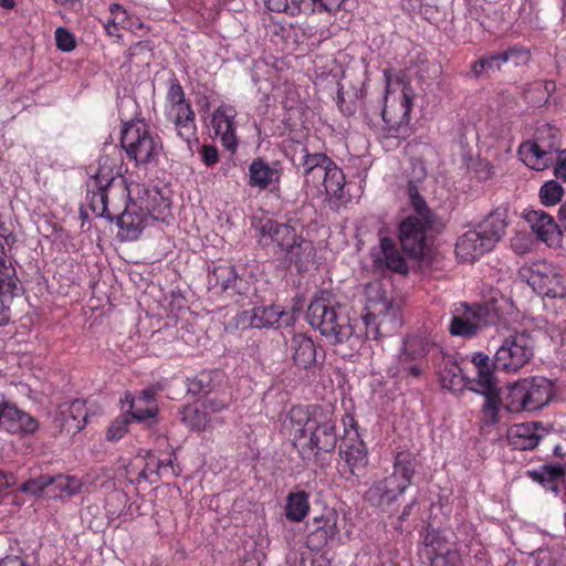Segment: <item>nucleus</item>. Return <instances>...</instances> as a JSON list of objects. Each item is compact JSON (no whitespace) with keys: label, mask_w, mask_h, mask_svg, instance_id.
Listing matches in <instances>:
<instances>
[{"label":"nucleus","mask_w":566,"mask_h":566,"mask_svg":"<svg viewBox=\"0 0 566 566\" xmlns=\"http://www.w3.org/2000/svg\"><path fill=\"white\" fill-rule=\"evenodd\" d=\"M306 318L333 345H346L357 352L363 345V328L352 319L346 307L335 302L329 292H322L308 305Z\"/></svg>","instance_id":"obj_1"},{"label":"nucleus","mask_w":566,"mask_h":566,"mask_svg":"<svg viewBox=\"0 0 566 566\" xmlns=\"http://www.w3.org/2000/svg\"><path fill=\"white\" fill-rule=\"evenodd\" d=\"M413 90L410 85L403 84L398 99L388 104V97L370 101L366 106V118L374 125L381 124L382 137L385 140L394 142L390 145L398 146L400 140L411 134L410 112L413 107Z\"/></svg>","instance_id":"obj_2"},{"label":"nucleus","mask_w":566,"mask_h":566,"mask_svg":"<svg viewBox=\"0 0 566 566\" xmlns=\"http://www.w3.org/2000/svg\"><path fill=\"white\" fill-rule=\"evenodd\" d=\"M259 233V241L263 245H272L273 254L283 264H295L302 269L316 255L313 242L289 224L268 219L261 224Z\"/></svg>","instance_id":"obj_3"},{"label":"nucleus","mask_w":566,"mask_h":566,"mask_svg":"<svg viewBox=\"0 0 566 566\" xmlns=\"http://www.w3.org/2000/svg\"><path fill=\"white\" fill-rule=\"evenodd\" d=\"M407 193L413 212L401 221L399 240L402 251L417 259L422 255L426 248L427 231L433 226L434 213L428 207L415 182L409 181Z\"/></svg>","instance_id":"obj_4"},{"label":"nucleus","mask_w":566,"mask_h":566,"mask_svg":"<svg viewBox=\"0 0 566 566\" xmlns=\"http://www.w3.org/2000/svg\"><path fill=\"white\" fill-rule=\"evenodd\" d=\"M418 465L417 457L410 451H400L394 461V471L381 480L374 482L364 494L373 506L386 509L397 501L411 484Z\"/></svg>","instance_id":"obj_5"},{"label":"nucleus","mask_w":566,"mask_h":566,"mask_svg":"<svg viewBox=\"0 0 566 566\" xmlns=\"http://www.w3.org/2000/svg\"><path fill=\"white\" fill-rule=\"evenodd\" d=\"M358 325L363 328V339L378 340L397 333L402 326L401 308L399 303L387 296L371 300L366 307Z\"/></svg>","instance_id":"obj_6"},{"label":"nucleus","mask_w":566,"mask_h":566,"mask_svg":"<svg viewBox=\"0 0 566 566\" xmlns=\"http://www.w3.org/2000/svg\"><path fill=\"white\" fill-rule=\"evenodd\" d=\"M120 145L127 157L137 165L153 163L163 151L160 137L143 120L129 122L123 126Z\"/></svg>","instance_id":"obj_7"},{"label":"nucleus","mask_w":566,"mask_h":566,"mask_svg":"<svg viewBox=\"0 0 566 566\" xmlns=\"http://www.w3.org/2000/svg\"><path fill=\"white\" fill-rule=\"evenodd\" d=\"M472 361L476 367L478 375L473 380L471 390L484 396L485 401L482 407L483 420L485 424L493 426L499 422V411L502 406L501 390L496 385L489 356L476 353Z\"/></svg>","instance_id":"obj_8"},{"label":"nucleus","mask_w":566,"mask_h":566,"mask_svg":"<svg viewBox=\"0 0 566 566\" xmlns=\"http://www.w3.org/2000/svg\"><path fill=\"white\" fill-rule=\"evenodd\" d=\"M518 279L527 283L541 296L566 297V285L562 274L554 265L545 261L522 266L518 270Z\"/></svg>","instance_id":"obj_9"},{"label":"nucleus","mask_w":566,"mask_h":566,"mask_svg":"<svg viewBox=\"0 0 566 566\" xmlns=\"http://www.w3.org/2000/svg\"><path fill=\"white\" fill-rule=\"evenodd\" d=\"M500 313L492 304L468 306L461 304L454 310L450 321L449 332L453 336L473 337L478 332L488 325L495 324Z\"/></svg>","instance_id":"obj_10"},{"label":"nucleus","mask_w":566,"mask_h":566,"mask_svg":"<svg viewBox=\"0 0 566 566\" xmlns=\"http://www.w3.org/2000/svg\"><path fill=\"white\" fill-rule=\"evenodd\" d=\"M535 340L528 331L507 336L494 355V367L504 371H517L534 355Z\"/></svg>","instance_id":"obj_11"},{"label":"nucleus","mask_w":566,"mask_h":566,"mask_svg":"<svg viewBox=\"0 0 566 566\" xmlns=\"http://www.w3.org/2000/svg\"><path fill=\"white\" fill-rule=\"evenodd\" d=\"M303 434H310L311 448L316 452H332L335 450L338 437L336 433V419L319 410H314L305 418L300 429Z\"/></svg>","instance_id":"obj_12"},{"label":"nucleus","mask_w":566,"mask_h":566,"mask_svg":"<svg viewBox=\"0 0 566 566\" xmlns=\"http://www.w3.org/2000/svg\"><path fill=\"white\" fill-rule=\"evenodd\" d=\"M348 0H265L269 10L285 12L290 15L327 13L335 15Z\"/></svg>","instance_id":"obj_13"},{"label":"nucleus","mask_w":566,"mask_h":566,"mask_svg":"<svg viewBox=\"0 0 566 566\" xmlns=\"http://www.w3.org/2000/svg\"><path fill=\"white\" fill-rule=\"evenodd\" d=\"M157 219L136 202L126 205L123 212H115L116 224L119 228L117 237L120 241L137 240L150 220Z\"/></svg>","instance_id":"obj_14"},{"label":"nucleus","mask_w":566,"mask_h":566,"mask_svg":"<svg viewBox=\"0 0 566 566\" xmlns=\"http://www.w3.org/2000/svg\"><path fill=\"white\" fill-rule=\"evenodd\" d=\"M3 243L0 241V326L9 322L7 312L18 295V276L12 263H7Z\"/></svg>","instance_id":"obj_15"},{"label":"nucleus","mask_w":566,"mask_h":566,"mask_svg":"<svg viewBox=\"0 0 566 566\" xmlns=\"http://www.w3.org/2000/svg\"><path fill=\"white\" fill-rule=\"evenodd\" d=\"M241 317L253 328L286 327L294 322V313L281 310L279 306L254 307L242 312Z\"/></svg>","instance_id":"obj_16"},{"label":"nucleus","mask_w":566,"mask_h":566,"mask_svg":"<svg viewBox=\"0 0 566 566\" xmlns=\"http://www.w3.org/2000/svg\"><path fill=\"white\" fill-rule=\"evenodd\" d=\"M0 428L10 433H32L38 421L14 403L0 398Z\"/></svg>","instance_id":"obj_17"},{"label":"nucleus","mask_w":566,"mask_h":566,"mask_svg":"<svg viewBox=\"0 0 566 566\" xmlns=\"http://www.w3.org/2000/svg\"><path fill=\"white\" fill-rule=\"evenodd\" d=\"M208 283L211 287L219 289L229 295H244L249 291V283L238 275L231 264L214 266L208 275Z\"/></svg>","instance_id":"obj_18"},{"label":"nucleus","mask_w":566,"mask_h":566,"mask_svg":"<svg viewBox=\"0 0 566 566\" xmlns=\"http://www.w3.org/2000/svg\"><path fill=\"white\" fill-rule=\"evenodd\" d=\"M87 409L84 400L75 399L69 405L60 406V410L54 418V426L60 432L76 434L86 424Z\"/></svg>","instance_id":"obj_19"},{"label":"nucleus","mask_w":566,"mask_h":566,"mask_svg":"<svg viewBox=\"0 0 566 566\" xmlns=\"http://www.w3.org/2000/svg\"><path fill=\"white\" fill-rule=\"evenodd\" d=\"M547 432L539 421L516 423L507 430V440L514 449L533 450Z\"/></svg>","instance_id":"obj_20"},{"label":"nucleus","mask_w":566,"mask_h":566,"mask_svg":"<svg viewBox=\"0 0 566 566\" xmlns=\"http://www.w3.org/2000/svg\"><path fill=\"white\" fill-rule=\"evenodd\" d=\"M338 514L334 509L326 507L319 516L313 518V531L307 537L312 549H321L338 533Z\"/></svg>","instance_id":"obj_21"},{"label":"nucleus","mask_w":566,"mask_h":566,"mask_svg":"<svg viewBox=\"0 0 566 566\" xmlns=\"http://www.w3.org/2000/svg\"><path fill=\"white\" fill-rule=\"evenodd\" d=\"M492 249L491 241H488L475 229L465 232L458 239L454 252L462 262H473Z\"/></svg>","instance_id":"obj_22"},{"label":"nucleus","mask_w":566,"mask_h":566,"mask_svg":"<svg viewBox=\"0 0 566 566\" xmlns=\"http://www.w3.org/2000/svg\"><path fill=\"white\" fill-rule=\"evenodd\" d=\"M525 220L530 223L538 239L548 245L557 243L562 238V231L554 218L543 210H528Z\"/></svg>","instance_id":"obj_23"},{"label":"nucleus","mask_w":566,"mask_h":566,"mask_svg":"<svg viewBox=\"0 0 566 566\" xmlns=\"http://www.w3.org/2000/svg\"><path fill=\"white\" fill-rule=\"evenodd\" d=\"M339 457L352 476L360 478L365 474L368 458L366 446L361 440L356 439L352 443L343 441L339 446Z\"/></svg>","instance_id":"obj_24"},{"label":"nucleus","mask_w":566,"mask_h":566,"mask_svg":"<svg viewBox=\"0 0 566 566\" xmlns=\"http://www.w3.org/2000/svg\"><path fill=\"white\" fill-rule=\"evenodd\" d=\"M168 119L174 123L179 137L187 143L196 135L195 112L189 102L169 105Z\"/></svg>","instance_id":"obj_25"},{"label":"nucleus","mask_w":566,"mask_h":566,"mask_svg":"<svg viewBox=\"0 0 566 566\" xmlns=\"http://www.w3.org/2000/svg\"><path fill=\"white\" fill-rule=\"evenodd\" d=\"M375 265L378 269H388L392 272L406 275L409 272V268L397 249L396 243L389 238L380 239V249L379 252L375 255Z\"/></svg>","instance_id":"obj_26"},{"label":"nucleus","mask_w":566,"mask_h":566,"mask_svg":"<svg viewBox=\"0 0 566 566\" xmlns=\"http://www.w3.org/2000/svg\"><path fill=\"white\" fill-rule=\"evenodd\" d=\"M234 116L235 112L232 107L221 105L214 111L211 119L214 134L220 136L223 145L230 150L237 147Z\"/></svg>","instance_id":"obj_27"},{"label":"nucleus","mask_w":566,"mask_h":566,"mask_svg":"<svg viewBox=\"0 0 566 566\" xmlns=\"http://www.w3.org/2000/svg\"><path fill=\"white\" fill-rule=\"evenodd\" d=\"M280 178V170L261 157L253 159L249 166V185L252 188L268 189L272 185H277Z\"/></svg>","instance_id":"obj_28"},{"label":"nucleus","mask_w":566,"mask_h":566,"mask_svg":"<svg viewBox=\"0 0 566 566\" xmlns=\"http://www.w3.org/2000/svg\"><path fill=\"white\" fill-rule=\"evenodd\" d=\"M290 350L294 364L300 368L307 369L316 361V347L314 342L306 335H294L291 338Z\"/></svg>","instance_id":"obj_29"},{"label":"nucleus","mask_w":566,"mask_h":566,"mask_svg":"<svg viewBox=\"0 0 566 566\" xmlns=\"http://www.w3.org/2000/svg\"><path fill=\"white\" fill-rule=\"evenodd\" d=\"M506 226V210L497 208L479 224L478 230L494 248L505 234Z\"/></svg>","instance_id":"obj_30"},{"label":"nucleus","mask_w":566,"mask_h":566,"mask_svg":"<svg viewBox=\"0 0 566 566\" xmlns=\"http://www.w3.org/2000/svg\"><path fill=\"white\" fill-rule=\"evenodd\" d=\"M432 342L423 334H411L403 338L398 356L400 359L424 361L430 352Z\"/></svg>","instance_id":"obj_31"},{"label":"nucleus","mask_w":566,"mask_h":566,"mask_svg":"<svg viewBox=\"0 0 566 566\" xmlns=\"http://www.w3.org/2000/svg\"><path fill=\"white\" fill-rule=\"evenodd\" d=\"M120 177L117 160L108 156L101 157L96 172L88 179V187L93 189L103 187L113 189L116 179Z\"/></svg>","instance_id":"obj_32"},{"label":"nucleus","mask_w":566,"mask_h":566,"mask_svg":"<svg viewBox=\"0 0 566 566\" xmlns=\"http://www.w3.org/2000/svg\"><path fill=\"white\" fill-rule=\"evenodd\" d=\"M533 481L538 482L545 489L555 494L559 493L558 482L566 475V469L563 464H543L537 470L528 471Z\"/></svg>","instance_id":"obj_33"},{"label":"nucleus","mask_w":566,"mask_h":566,"mask_svg":"<svg viewBox=\"0 0 566 566\" xmlns=\"http://www.w3.org/2000/svg\"><path fill=\"white\" fill-rule=\"evenodd\" d=\"M553 148H545L539 139L537 142H527L520 147V153L524 156V163L535 170H544L552 163Z\"/></svg>","instance_id":"obj_34"},{"label":"nucleus","mask_w":566,"mask_h":566,"mask_svg":"<svg viewBox=\"0 0 566 566\" xmlns=\"http://www.w3.org/2000/svg\"><path fill=\"white\" fill-rule=\"evenodd\" d=\"M530 410H537L547 405L552 396V385L549 380L543 377H534L525 379Z\"/></svg>","instance_id":"obj_35"},{"label":"nucleus","mask_w":566,"mask_h":566,"mask_svg":"<svg viewBox=\"0 0 566 566\" xmlns=\"http://www.w3.org/2000/svg\"><path fill=\"white\" fill-rule=\"evenodd\" d=\"M113 189L102 186V189L87 186V206L96 217L114 221L115 211L108 207V196Z\"/></svg>","instance_id":"obj_36"},{"label":"nucleus","mask_w":566,"mask_h":566,"mask_svg":"<svg viewBox=\"0 0 566 566\" xmlns=\"http://www.w3.org/2000/svg\"><path fill=\"white\" fill-rule=\"evenodd\" d=\"M439 376L443 388L459 390L463 387L462 369L451 356H443Z\"/></svg>","instance_id":"obj_37"},{"label":"nucleus","mask_w":566,"mask_h":566,"mask_svg":"<svg viewBox=\"0 0 566 566\" xmlns=\"http://www.w3.org/2000/svg\"><path fill=\"white\" fill-rule=\"evenodd\" d=\"M506 390L507 394L505 399L507 402L504 405V407L507 411L518 412L521 410H530V401L525 379L510 384Z\"/></svg>","instance_id":"obj_38"},{"label":"nucleus","mask_w":566,"mask_h":566,"mask_svg":"<svg viewBox=\"0 0 566 566\" xmlns=\"http://www.w3.org/2000/svg\"><path fill=\"white\" fill-rule=\"evenodd\" d=\"M81 489L82 483L75 476L51 475V489L48 491V497H70L77 494Z\"/></svg>","instance_id":"obj_39"},{"label":"nucleus","mask_w":566,"mask_h":566,"mask_svg":"<svg viewBox=\"0 0 566 566\" xmlns=\"http://www.w3.org/2000/svg\"><path fill=\"white\" fill-rule=\"evenodd\" d=\"M424 367L423 363L411 360V359H400V356H397L396 363L391 364L388 367V376L395 379H409V378H420L423 375Z\"/></svg>","instance_id":"obj_40"},{"label":"nucleus","mask_w":566,"mask_h":566,"mask_svg":"<svg viewBox=\"0 0 566 566\" xmlns=\"http://www.w3.org/2000/svg\"><path fill=\"white\" fill-rule=\"evenodd\" d=\"M310 510L308 495L304 491L290 493L286 499L285 516L292 522H301Z\"/></svg>","instance_id":"obj_41"},{"label":"nucleus","mask_w":566,"mask_h":566,"mask_svg":"<svg viewBox=\"0 0 566 566\" xmlns=\"http://www.w3.org/2000/svg\"><path fill=\"white\" fill-rule=\"evenodd\" d=\"M424 554L428 559L432 556H442L444 552L457 553L454 543L447 539L440 532H428L424 537Z\"/></svg>","instance_id":"obj_42"},{"label":"nucleus","mask_w":566,"mask_h":566,"mask_svg":"<svg viewBox=\"0 0 566 566\" xmlns=\"http://www.w3.org/2000/svg\"><path fill=\"white\" fill-rule=\"evenodd\" d=\"M327 172H325V179L322 185V188L326 191L327 195L333 196L337 199H342L344 197V186H345V175L340 168H338L333 160H331V166L327 167Z\"/></svg>","instance_id":"obj_43"},{"label":"nucleus","mask_w":566,"mask_h":566,"mask_svg":"<svg viewBox=\"0 0 566 566\" xmlns=\"http://www.w3.org/2000/svg\"><path fill=\"white\" fill-rule=\"evenodd\" d=\"M502 52H493L481 56L472 64V73L476 76H490L491 73L499 72L502 64L505 63Z\"/></svg>","instance_id":"obj_44"},{"label":"nucleus","mask_w":566,"mask_h":566,"mask_svg":"<svg viewBox=\"0 0 566 566\" xmlns=\"http://www.w3.org/2000/svg\"><path fill=\"white\" fill-rule=\"evenodd\" d=\"M181 419L188 428L197 431L205 430L210 422L209 415L202 405L187 406L182 411Z\"/></svg>","instance_id":"obj_45"},{"label":"nucleus","mask_w":566,"mask_h":566,"mask_svg":"<svg viewBox=\"0 0 566 566\" xmlns=\"http://www.w3.org/2000/svg\"><path fill=\"white\" fill-rule=\"evenodd\" d=\"M331 158L323 153H308L307 148L302 147L301 155L296 167L302 170V175H306L308 171L319 167L321 165L331 166Z\"/></svg>","instance_id":"obj_46"},{"label":"nucleus","mask_w":566,"mask_h":566,"mask_svg":"<svg viewBox=\"0 0 566 566\" xmlns=\"http://www.w3.org/2000/svg\"><path fill=\"white\" fill-rule=\"evenodd\" d=\"M220 374L218 371H202L189 382V392L193 395H209L214 386L213 379Z\"/></svg>","instance_id":"obj_47"},{"label":"nucleus","mask_w":566,"mask_h":566,"mask_svg":"<svg viewBox=\"0 0 566 566\" xmlns=\"http://www.w3.org/2000/svg\"><path fill=\"white\" fill-rule=\"evenodd\" d=\"M564 196L563 186L556 180L546 181L539 190V198L544 206H555Z\"/></svg>","instance_id":"obj_48"},{"label":"nucleus","mask_w":566,"mask_h":566,"mask_svg":"<svg viewBox=\"0 0 566 566\" xmlns=\"http://www.w3.org/2000/svg\"><path fill=\"white\" fill-rule=\"evenodd\" d=\"M153 55L151 46L148 41H139L127 50V60L137 64H147Z\"/></svg>","instance_id":"obj_49"},{"label":"nucleus","mask_w":566,"mask_h":566,"mask_svg":"<svg viewBox=\"0 0 566 566\" xmlns=\"http://www.w3.org/2000/svg\"><path fill=\"white\" fill-rule=\"evenodd\" d=\"M51 489V475L43 474L35 479L28 480L20 486V491L24 493H29L31 495H41L45 493L48 495V491Z\"/></svg>","instance_id":"obj_50"},{"label":"nucleus","mask_w":566,"mask_h":566,"mask_svg":"<svg viewBox=\"0 0 566 566\" xmlns=\"http://www.w3.org/2000/svg\"><path fill=\"white\" fill-rule=\"evenodd\" d=\"M505 57V63L512 62L515 66H525L531 61V52L524 46L513 45L501 51Z\"/></svg>","instance_id":"obj_51"},{"label":"nucleus","mask_w":566,"mask_h":566,"mask_svg":"<svg viewBox=\"0 0 566 566\" xmlns=\"http://www.w3.org/2000/svg\"><path fill=\"white\" fill-rule=\"evenodd\" d=\"M161 462L156 459L154 455H148V461L146 462L144 469L138 474V480H148L151 483L157 482L161 475Z\"/></svg>","instance_id":"obj_52"},{"label":"nucleus","mask_w":566,"mask_h":566,"mask_svg":"<svg viewBox=\"0 0 566 566\" xmlns=\"http://www.w3.org/2000/svg\"><path fill=\"white\" fill-rule=\"evenodd\" d=\"M157 411V405H137L134 407L129 406V410L125 415L129 416V421L135 420L137 422H144L148 419L155 418Z\"/></svg>","instance_id":"obj_53"},{"label":"nucleus","mask_w":566,"mask_h":566,"mask_svg":"<svg viewBox=\"0 0 566 566\" xmlns=\"http://www.w3.org/2000/svg\"><path fill=\"white\" fill-rule=\"evenodd\" d=\"M231 403V396L223 392L221 396L208 397L203 400L202 406L207 412L217 413L227 409Z\"/></svg>","instance_id":"obj_54"},{"label":"nucleus","mask_w":566,"mask_h":566,"mask_svg":"<svg viewBox=\"0 0 566 566\" xmlns=\"http://www.w3.org/2000/svg\"><path fill=\"white\" fill-rule=\"evenodd\" d=\"M130 421L128 415L124 413L122 417L117 418L107 430V439L111 441L120 439L127 432V427Z\"/></svg>","instance_id":"obj_55"},{"label":"nucleus","mask_w":566,"mask_h":566,"mask_svg":"<svg viewBox=\"0 0 566 566\" xmlns=\"http://www.w3.org/2000/svg\"><path fill=\"white\" fill-rule=\"evenodd\" d=\"M55 43L57 49L63 52H70L75 49L76 41L74 35L65 28H57L55 31Z\"/></svg>","instance_id":"obj_56"},{"label":"nucleus","mask_w":566,"mask_h":566,"mask_svg":"<svg viewBox=\"0 0 566 566\" xmlns=\"http://www.w3.org/2000/svg\"><path fill=\"white\" fill-rule=\"evenodd\" d=\"M327 165H321L319 167L304 175L303 177L305 185L319 191L325 179V172H327Z\"/></svg>","instance_id":"obj_57"},{"label":"nucleus","mask_w":566,"mask_h":566,"mask_svg":"<svg viewBox=\"0 0 566 566\" xmlns=\"http://www.w3.org/2000/svg\"><path fill=\"white\" fill-rule=\"evenodd\" d=\"M167 101L169 105H177L181 103H187L185 98V92L182 86L179 84L177 78L169 80V90L167 93Z\"/></svg>","instance_id":"obj_58"},{"label":"nucleus","mask_w":566,"mask_h":566,"mask_svg":"<svg viewBox=\"0 0 566 566\" xmlns=\"http://www.w3.org/2000/svg\"><path fill=\"white\" fill-rule=\"evenodd\" d=\"M430 566H462V560L459 552L448 553L444 552L442 556H432L429 559Z\"/></svg>","instance_id":"obj_59"},{"label":"nucleus","mask_w":566,"mask_h":566,"mask_svg":"<svg viewBox=\"0 0 566 566\" xmlns=\"http://www.w3.org/2000/svg\"><path fill=\"white\" fill-rule=\"evenodd\" d=\"M126 400L130 403V407L137 405H156L155 403V391L153 389H144L137 398L126 397Z\"/></svg>","instance_id":"obj_60"},{"label":"nucleus","mask_w":566,"mask_h":566,"mask_svg":"<svg viewBox=\"0 0 566 566\" xmlns=\"http://www.w3.org/2000/svg\"><path fill=\"white\" fill-rule=\"evenodd\" d=\"M202 161L207 166H213L219 160V154L214 146L205 145L201 150Z\"/></svg>","instance_id":"obj_61"},{"label":"nucleus","mask_w":566,"mask_h":566,"mask_svg":"<svg viewBox=\"0 0 566 566\" xmlns=\"http://www.w3.org/2000/svg\"><path fill=\"white\" fill-rule=\"evenodd\" d=\"M554 174L557 178L566 181V149L559 151L556 165L554 167Z\"/></svg>","instance_id":"obj_62"},{"label":"nucleus","mask_w":566,"mask_h":566,"mask_svg":"<svg viewBox=\"0 0 566 566\" xmlns=\"http://www.w3.org/2000/svg\"><path fill=\"white\" fill-rule=\"evenodd\" d=\"M0 566H27L23 559L18 556H7L0 559Z\"/></svg>","instance_id":"obj_63"},{"label":"nucleus","mask_w":566,"mask_h":566,"mask_svg":"<svg viewBox=\"0 0 566 566\" xmlns=\"http://www.w3.org/2000/svg\"><path fill=\"white\" fill-rule=\"evenodd\" d=\"M11 485L9 481V476L6 474H0V490L8 489Z\"/></svg>","instance_id":"obj_64"}]
</instances>
